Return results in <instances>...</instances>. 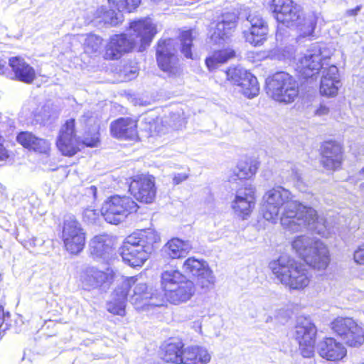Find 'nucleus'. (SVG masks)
I'll use <instances>...</instances> for the list:
<instances>
[{
	"mask_svg": "<svg viewBox=\"0 0 364 364\" xmlns=\"http://www.w3.org/2000/svg\"><path fill=\"white\" fill-rule=\"evenodd\" d=\"M291 247L303 260L301 262L291 256L281 255L269 263V268L279 284L290 291H304L311 282L312 276L306 268L323 272L331 263V254L326 245L320 240H313L304 235L296 237Z\"/></svg>",
	"mask_w": 364,
	"mask_h": 364,
	"instance_id": "nucleus-1",
	"label": "nucleus"
},
{
	"mask_svg": "<svg viewBox=\"0 0 364 364\" xmlns=\"http://www.w3.org/2000/svg\"><path fill=\"white\" fill-rule=\"evenodd\" d=\"M261 213L265 220L273 223L279 218L283 228L291 232L318 222L315 209L294 200L290 191L282 186L274 187L265 193Z\"/></svg>",
	"mask_w": 364,
	"mask_h": 364,
	"instance_id": "nucleus-2",
	"label": "nucleus"
},
{
	"mask_svg": "<svg viewBox=\"0 0 364 364\" xmlns=\"http://www.w3.org/2000/svg\"><path fill=\"white\" fill-rule=\"evenodd\" d=\"M161 240L156 231L147 228L137 230L126 237L120 247L123 262L132 267H141Z\"/></svg>",
	"mask_w": 364,
	"mask_h": 364,
	"instance_id": "nucleus-3",
	"label": "nucleus"
},
{
	"mask_svg": "<svg viewBox=\"0 0 364 364\" xmlns=\"http://www.w3.org/2000/svg\"><path fill=\"white\" fill-rule=\"evenodd\" d=\"M183 274L178 270L165 271L161 274V285L165 301L178 304L188 301L196 292V284L190 279L179 283Z\"/></svg>",
	"mask_w": 364,
	"mask_h": 364,
	"instance_id": "nucleus-4",
	"label": "nucleus"
},
{
	"mask_svg": "<svg viewBox=\"0 0 364 364\" xmlns=\"http://www.w3.org/2000/svg\"><path fill=\"white\" fill-rule=\"evenodd\" d=\"M267 93L274 101L291 104L299 97V88L295 78L283 71L277 72L266 80Z\"/></svg>",
	"mask_w": 364,
	"mask_h": 364,
	"instance_id": "nucleus-5",
	"label": "nucleus"
},
{
	"mask_svg": "<svg viewBox=\"0 0 364 364\" xmlns=\"http://www.w3.org/2000/svg\"><path fill=\"white\" fill-rule=\"evenodd\" d=\"M332 333L349 348L364 345V326L348 316H337L329 324Z\"/></svg>",
	"mask_w": 364,
	"mask_h": 364,
	"instance_id": "nucleus-6",
	"label": "nucleus"
},
{
	"mask_svg": "<svg viewBox=\"0 0 364 364\" xmlns=\"http://www.w3.org/2000/svg\"><path fill=\"white\" fill-rule=\"evenodd\" d=\"M139 208V205L132 198L114 194L103 201L100 213L107 223L118 225L129 215L136 213Z\"/></svg>",
	"mask_w": 364,
	"mask_h": 364,
	"instance_id": "nucleus-7",
	"label": "nucleus"
},
{
	"mask_svg": "<svg viewBox=\"0 0 364 364\" xmlns=\"http://www.w3.org/2000/svg\"><path fill=\"white\" fill-rule=\"evenodd\" d=\"M59 237L64 251L70 256L80 255L85 247L87 232L81 223L74 216L63 220Z\"/></svg>",
	"mask_w": 364,
	"mask_h": 364,
	"instance_id": "nucleus-8",
	"label": "nucleus"
},
{
	"mask_svg": "<svg viewBox=\"0 0 364 364\" xmlns=\"http://www.w3.org/2000/svg\"><path fill=\"white\" fill-rule=\"evenodd\" d=\"M128 192L139 203L151 204L154 202L157 188L154 176L149 173H139L129 177L127 180Z\"/></svg>",
	"mask_w": 364,
	"mask_h": 364,
	"instance_id": "nucleus-9",
	"label": "nucleus"
},
{
	"mask_svg": "<svg viewBox=\"0 0 364 364\" xmlns=\"http://www.w3.org/2000/svg\"><path fill=\"white\" fill-rule=\"evenodd\" d=\"M76 121L70 118L61 125L56 140L55 146L62 156L72 157L81 151L80 137L77 134Z\"/></svg>",
	"mask_w": 364,
	"mask_h": 364,
	"instance_id": "nucleus-10",
	"label": "nucleus"
},
{
	"mask_svg": "<svg viewBox=\"0 0 364 364\" xmlns=\"http://www.w3.org/2000/svg\"><path fill=\"white\" fill-rule=\"evenodd\" d=\"M156 60L158 67L169 75H176L179 71L175 39L160 38L156 45Z\"/></svg>",
	"mask_w": 364,
	"mask_h": 364,
	"instance_id": "nucleus-11",
	"label": "nucleus"
},
{
	"mask_svg": "<svg viewBox=\"0 0 364 364\" xmlns=\"http://www.w3.org/2000/svg\"><path fill=\"white\" fill-rule=\"evenodd\" d=\"M317 328L310 321L304 318L294 328V338L299 345V350L304 358L314 356L317 340Z\"/></svg>",
	"mask_w": 364,
	"mask_h": 364,
	"instance_id": "nucleus-12",
	"label": "nucleus"
},
{
	"mask_svg": "<svg viewBox=\"0 0 364 364\" xmlns=\"http://www.w3.org/2000/svg\"><path fill=\"white\" fill-rule=\"evenodd\" d=\"M226 80L233 85L240 87L241 92L248 98H253L259 92V85L257 77L249 70L230 66L225 70Z\"/></svg>",
	"mask_w": 364,
	"mask_h": 364,
	"instance_id": "nucleus-13",
	"label": "nucleus"
},
{
	"mask_svg": "<svg viewBox=\"0 0 364 364\" xmlns=\"http://www.w3.org/2000/svg\"><path fill=\"white\" fill-rule=\"evenodd\" d=\"M320 164L326 170L335 171L341 168L344 160V146L335 139L323 141L320 146Z\"/></svg>",
	"mask_w": 364,
	"mask_h": 364,
	"instance_id": "nucleus-14",
	"label": "nucleus"
},
{
	"mask_svg": "<svg viewBox=\"0 0 364 364\" xmlns=\"http://www.w3.org/2000/svg\"><path fill=\"white\" fill-rule=\"evenodd\" d=\"M183 269L186 274L195 279L196 285L200 289H208L214 284L213 271L205 260L190 257L184 261Z\"/></svg>",
	"mask_w": 364,
	"mask_h": 364,
	"instance_id": "nucleus-15",
	"label": "nucleus"
},
{
	"mask_svg": "<svg viewBox=\"0 0 364 364\" xmlns=\"http://www.w3.org/2000/svg\"><path fill=\"white\" fill-rule=\"evenodd\" d=\"M324 58L318 52L308 51L302 55L296 65L298 77L304 81L316 80L321 70L328 64L323 62Z\"/></svg>",
	"mask_w": 364,
	"mask_h": 364,
	"instance_id": "nucleus-16",
	"label": "nucleus"
},
{
	"mask_svg": "<svg viewBox=\"0 0 364 364\" xmlns=\"http://www.w3.org/2000/svg\"><path fill=\"white\" fill-rule=\"evenodd\" d=\"M109 134L117 140L127 141H138L139 119L133 116L119 117L111 122Z\"/></svg>",
	"mask_w": 364,
	"mask_h": 364,
	"instance_id": "nucleus-17",
	"label": "nucleus"
},
{
	"mask_svg": "<svg viewBox=\"0 0 364 364\" xmlns=\"http://www.w3.org/2000/svg\"><path fill=\"white\" fill-rule=\"evenodd\" d=\"M136 45V42L124 33L114 34L109 37L105 46L102 58L108 61L118 60L132 53Z\"/></svg>",
	"mask_w": 364,
	"mask_h": 364,
	"instance_id": "nucleus-18",
	"label": "nucleus"
},
{
	"mask_svg": "<svg viewBox=\"0 0 364 364\" xmlns=\"http://www.w3.org/2000/svg\"><path fill=\"white\" fill-rule=\"evenodd\" d=\"M269 9L279 24L289 28V24L296 21L303 8L294 0H271Z\"/></svg>",
	"mask_w": 364,
	"mask_h": 364,
	"instance_id": "nucleus-19",
	"label": "nucleus"
},
{
	"mask_svg": "<svg viewBox=\"0 0 364 364\" xmlns=\"http://www.w3.org/2000/svg\"><path fill=\"white\" fill-rule=\"evenodd\" d=\"M137 281L136 276L126 277L113 292L114 298L107 303V310L112 315L124 316L126 304L131 288Z\"/></svg>",
	"mask_w": 364,
	"mask_h": 364,
	"instance_id": "nucleus-20",
	"label": "nucleus"
},
{
	"mask_svg": "<svg viewBox=\"0 0 364 364\" xmlns=\"http://www.w3.org/2000/svg\"><path fill=\"white\" fill-rule=\"evenodd\" d=\"M255 202V188L250 185L245 186L237 191L232 208L241 220H245L253 211Z\"/></svg>",
	"mask_w": 364,
	"mask_h": 364,
	"instance_id": "nucleus-21",
	"label": "nucleus"
},
{
	"mask_svg": "<svg viewBox=\"0 0 364 364\" xmlns=\"http://www.w3.org/2000/svg\"><path fill=\"white\" fill-rule=\"evenodd\" d=\"M237 17L235 14L222 15L221 20L213 22L209 29L210 40L213 45H219L228 39L235 31Z\"/></svg>",
	"mask_w": 364,
	"mask_h": 364,
	"instance_id": "nucleus-22",
	"label": "nucleus"
},
{
	"mask_svg": "<svg viewBox=\"0 0 364 364\" xmlns=\"http://www.w3.org/2000/svg\"><path fill=\"white\" fill-rule=\"evenodd\" d=\"M8 65L11 72V79L13 80L30 85L37 78L35 68L21 55L9 58Z\"/></svg>",
	"mask_w": 364,
	"mask_h": 364,
	"instance_id": "nucleus-23",
	"label": "nucleus"
},
{
	"mask_svg": "<svg viewBox=\"0 0 364 364\" xmlns=\"http://www.w3.org/2000/svg\"><path fill=\"white\" fill-rule=\"evenodd\" d=\"M317 353L323 359L333 363L343 361L348 354L347 348L333 337H324L318 343Z\"/></svg>",
	"mask_w": 364,
	"mask_h": 364,
	"instance_id": "nucleus-24",
	"label": "nucleus"
},
{
	"mask_svg": "<svg viewBox=\"0 0 364 364\" xmlns=\"http://www.w3.org/2000/svg\"><path fill=\"white\" fill-rule=\"evenodd\" d=\"M185 344L179 338L171 337L160 346L159 356L165 363L181 364Z\"/></svg>",
	"mask_w": 364,
	"mask_h": 364,
	"instance_id": "nucleus-25",
	"label": "nucleus"
},
{
	"mask_svg": "<svg viewBox=\"0 0 364 364\" xmlns=\"http://www.w3.org/2000/svg\"><path fill=\"white\" fill-rule=\"evenodd\" d=\"M236 58L237 51L232 46L223 45L210 51L205 58V65L209 72H213Z\"/></svg>",
	"mask_w": 364,
	"mask_h": 364,
	"instance_id": "nucleus-26",
	"label": "nucleus"
},
{
	"mask_svg": "<svg viewBox=\"0 0 364 364\" xmlns=\"http://www.w3.org/2000/svg\"><path fill=\"white\" fill-rule=\"evenodd\" d=\"M16 140L23 149L38 154H48L51 144L46 139L36 136L30 131H21L17 133Z\"/></svg>",
	"mask_w": 364,
	"mask_h": 364,
	"instance_id": "nucleus-27",
	"label": "nucleus"
},
{
	"mask_svg": "<svg viewBox=\"0 0 364 364\" xmlns=\"http://www.w3.org/2000/svg\"><path fill=\"white\" fill-rule=\"evenodd\" d=\"M340 85L338 69L334 65H328L323 70L319 85V93L326 97H334L338 93Z\"/></svg>",
	"mask_w": 364,
	"mask_h": 364,
	"instance_id": "nucleus-28",
	"label": "nucleus"
},
{
	"mask_svg": "<svg viewBox=\"0 0 364 364\" xmlns=\"http://www.w3.org/2000/svg\"><path fill=\"white\" fill-rule=\"evenodd\" d=\"M250 23L249 29L242 33L245 41L255 47L263 45L267 39V23L262 18L257 17L252 18Z\"/></svg>",
	"mask_w": 364,
	"mask_h": 364,
	"instance_id": "nucleus-29",
	"label": "nucleus"
},
{
	"mask_svg": "<svg viewBox=\"0 0 364 364\" xmlns=\"http://www.w3.org/2000/svg\"><path fill=\"white\" fill-rule=\"evenodd\" d=\"M260 163L250 156L240 159L237 166L231 171L230 178L232 181H247L252 179L257 173Z\"/></svg>",
	"mask_w": 364,
	"mask_h": 364,
	"instance_id": "nucleus-30",
	"label": "nucleus"
},
{
	"mask_svg": "<svg viewBox=\"0 0 364 364\" xmlns=\"http://www.w3.org/2000/svg\"><path fill=\"white\" fill-rule=\"evenodd\" d=\"M113 275L94 267H87L82 275V282L87 289H97L105 284H110Z\"/></svg>",
	"mask_w": 364,
	"mask_h": 364,
	"instance_id": "nucleus-31",
	"label": "nucleus"
},
{
	"mask_svg": "<svg viewBox=\"0 0 364 364\" xmlns=\"http://www.w3.org/2000/svg\"><path fill=\"white\" fill-rule=\"evenodd\" d=\"M129 27L134 32L136 37L140 38L142 46L149 45L157 33L156 25L144 18L131 21Z\"/></svg>",
	"mask_w": 364,
	"mask_h": 364,
	"instance_id": "nucleus-32",
	"label": "nucleus"
},
{
	"mask_svg": "<svg viewBox=\"0 0 364 364\" xmlns=\"http://www.w3.org/2000/svg\"><path fill=\"white\" fill-rule=\"evenodd\" d=\"M317 21L318 18L315 15H306L302 9L298 18L289 24V28L296 29L301 38L311 37L314 34Z\"/></svg>",
	"mask_w": 364,
	"mask_h": 364,
	"instance_id": "nucleus-33",
	"label": "nucleus"
},
{
	"mask_svg": "<svg viewBox=\"0 0 364 364\" xmlns=\"http://www.w3.org/2000/svg\"><path fill=\"white\" fill-rule=\"evenodd\" d=\"M108 9L105 6L98 7L94 12L93 18L98 23L107 27H114L122 23L123 14L120 11Z\"/></svg>",
	"mask_w": 364,
	"mask_h": 364,
	"instance_id": "nucleus-34",
	"label": "nucleus"
},
{
	"mask_svg": "<svg viewBox=\"0 0 364 364\" xmlns=\"http://www.w3.org/2000/svg\"><path fill=\"white\" fill-rule=\"evenodd\" d=\"M210 359V354L204 347L190 346L184 348L181 364H208Z\"/></svg>",
	"mask_w": 364,
	"mask_h": 364,
	"instance_id": "nucleus-35",
	"label": "nucleus"
},
{
	"mask_svg": "<svg viewBox=\"0 0 364 364\" xmlns=\"http://www.w3.org/2000/svg\"><path fill=\"white\" fill-rule=\"evenodd\" d=\"M196 33L195 28L183 27L178 31L180 52L187 59L193 60L194 58L193 48Z\"/></svg>",
	"mask_w": 364,
	"mask_h": 364,
	"instance_id": "nucleus-36",
	"label": "nucleus"
},
{
	"mask_svg": "<svg viewBox=\"0 0 364 364\" xmlns=\"http://www.w3.org/2000/svg\"><path fill=\"white\" fill-rule=\"evenodd\" d=\"M191 247L187 242L178 237L170 239L164 246V252L167 258L177 259L185 257L190 252Z\"/></svg>",
	"mask_w": 364,
	"mask_h": 364,
	"instance_id": "nucleus-37",
	"label": "nucleus"
},
{
	"mask_svg": "<svg viewBox=\"0 0 364 364\" xmlns=\"http://www.w3.org/2000/svg\"><path fill=\"white\" fill-rule=\"evenodd\" d=\"M81 149L98 147L101 144V134L100 129L96 130L88 129L85 132L83 138L80 139Z\"/></svg>",
	"mask_w": 364,
	"mask_h": 364,
	"instance_id": "nucleus-38",
	"label": "nucleus"
},
{
	"mask_svg": "<svg viewBox=\"0 0 364 364\" xmlns=\"http://www.w3.org/2000/svg\"><path fill=\"white\" fill-rule=\"evenodd\" d=\"M111 8H114L118 11L132 13L140 5L141 0H107Z\"/></svg>",
	"mask_w": 364,
	"mask_h": 364,
	"instance_id": "nucleus-39",
	"label": "nucleus"
},
{
	"mask_svg": "<svg viewBox=\"0 0 364 364\" xmlns=\"http://www.w3.org/2000/svg\"><path fill=\"white\" fill-rule=\"evenodd\" d=\"M103 39L95 34L90 33L87 36L85 41V52L93 53L98 51L102 43Z\"/></svg>",
	"mask_w": 364,
	"mask_h": 364,
	"instance_id": "nucleus-40",
	"label": "nucleus"
},
{
	"mask_svg": "<svg viewBox=\"0 0 364 364\" xmlns=\"http://www.w3.org/2000/svg\"><path fill=\"white\" fill-rule=\"evenodd\" d=\"M108 250V245L99 236H95L91 241L90 252L95 257L102 256Z\"/></svg>",
	"mask_w": 364,
	"mask_h": 364,
	"instance_id": "nucleus-41",
	"label": "nucleus"
},
{
	"mask_svg": "<svg viewBox=\"0 0 364 364\" xmlns=\"http://www.w3.org/2000/svg\"><path fill=\"white\" fill-rule=\"evenodd\" d=\"M11 315L6 311L2 305H0V331L5 333L11 327Z\"/></svg>",
	"mask_w": 364,
	"mask_h": 364,
	"instance_id": "nucleus-42",
	"label": "nucleus"
},
{
	"mask_svg": "<svg viewBox=\"0 0 364 364\" xmlns=\"http://www.w3.org/2000/svg\"><path fill=\"white\" fill-rule=\"evenodd\" d=\"M120 73L124 77L130 79L136 75L138 70L135 66H131L125 64L120 70Z\"/></svg>",
	"mask_w": 364,
	"mask_h": 364,
	"instance_id": "nucleus-43",
	"label": "nucleus"
},
{
	"mask_svg": "<svg viewBox=\"0 0 364 364\" xmlns=\"http://www.w3.org/2000/svg\"><path fill=\"white\" fill-rule=\"evenodd\" d=\"M330 107L324 102H321L318 106L315 109L314 115L318 117H322L328 115L330 113Z\"/></svg>",
	"mask_w": 364,
	"mask_h": 364,
	"instance_id": "nucleus-44",
	"label": "nucleus"
},
{
	"mask_svg": "<svg viewBox=\"0 0 364 364\" xmlns=\"http://www.w3.org/2000/svg\"><path fill=\"white\" fill-rule=\"evenodd\" d=\"M354 261L358 264H364V245L358 247L353 254Z\"/></svg>",
	"mask_w": 364,
	"mask_h": 364,
	"instance_id": "nucleus-45",
	"label": "nucleus"
},
{
	"mask_svg": "<svg viewBox=\"0 0 364 364\" xmlns=\"http://www.w3.org/2000/svg\"><path fill=\"white\" fill-rule=\"evenodd\" d=\"M4 139L0 136V161H4L9 159V154L8 150L4 146Z\"/></svg>",
	"mask_w": 364,
	"mask_h": 364,
	"instance_id": "nucleus-46",
	"label": "nucleus"
},
{
	"mask_svg": "<svg viewBox=\"0 0 364 364\" xmlns=\"http://www.w3.org/2000/svg\"><path fill=\"white\" fill-rule=\"evenodd\" d=\"M188 178V175L186 173H178L174 175L173 178V181L175 184H179L183 181Z\"/></svg>",
	"mask_w": 364,
	"mask_h": 364,
	"instance_id": "nucleus-47",
	"label": "nucleus"
},
{
	"mask_svg": "<svg viewBox=\"0 0 364 364\" xmlns=\"http://www.w3.org/2000/svg\"><path fill=\"white\" fill-rule=\"evenodd\" d=\"M362 6L358 5L353 9H348L346 11V15L348 16H354L358 15V12L361 10Z\"/></svg>",
	"mask_w": 364,
	"mask_h": 364,
	"instance_id": "nucleus-48",
	"label": "nucleus"
},
{
	"mask_svg": "<svg viewBox=\"0 0 364 364\" xmlns=\"http://www.w3.org/2000/svg\"><path fill=\"white\" fill-rule=\"evenodd\" d=\"M89 189L91 191L92 193L94 196V198H95L96 196H97V187L95 186H91Z\"/></svg>",
	"mask_w": 364,
	"mask_h": 364,
	"instance_id": "nucleus-49",
	"label": "nucleus"
},
{
	"mask_svg": "<svg viewBox=\"0 0 364 364\" xmlns=\"http://www.w3.org/2000/svg\"><path fill=\"white\" fill-rule=\"evenodd\" d=\"M7 71V68H5L4 65L0 66V73L2 75H5Z\"/></svg>",
	"mask_w": 364,
	"mask_h": 364,
	"instance_id": "nucleus-50",
	"label": "nucleus"
},
{
	"mask_svg": "<svg viewBox=\"0 0 364 364\" xmlns=\"http://www.w3.org/2000/svg\"><path fill=\"white\" fill-rule=\"evenodd\" d=\"M83 118H85V122H87L91 118V116L89 114H84Z\"/></svg>",
	"mask_w": 364,
	"mask_h": 364,
	"instance_id": "nucleus-51",
	"label": "nucleus"
},
{
	"mask_svg": "<svg viewBox=\"0 0 364 364\" xmlns=\"http://www.w3.org/2000/svg\"><path fill=\"white\" fill-rule=\"evenodd\" d=\"M2 280H3V277H2L1 273L0 272V284L1 283Z\"/></svg>",
	"mask_w": 364,
	"mask_h": 364,
	"instance_id": "nucleus-52",
	"label": "nucleus"
},
{
	"mask_svg": "<svg viewBox=\"0 0 364 364\" xmlns=\"http://www.w3.org/2000/svg\"><path fill=\"white\" fill-rule=\"evenodd\" d=\"M4 333L0 331V340L1 339L3 335H4Z\"/></svg>",
	"mask_w": 364,
	"mask_h": 364,
	"instance_id": "nucleus-53",
	"label": "nucleus"
},
{
	"mask_svg": "<svg viewBox=\"0 0 364 364\" xmlns=\"http://www.w3.org/2000/svg\"><path fill=\"white\" fill-rule=\"evenodd\" d=\"M363 171H364V166H363Z\"/></svg>",
	"mask_w": 364,
	"mask_h": 364,
	"instance_id": "nucleus-54",
	"label": "nucleus"
},
{
	"mask_svg": "<svg viewBox=\"0 0 364 364\" xmlns=\"http://www.w3.org/2000/svg\"><path fill=\"white\" fill-rule=\"evenodd\" d=\"M360 364H364V363H360Z\"/></svg>",
	"mask_w": 364,
	"mask_h": 364,
	"instance_id": "nucleus-55",
	"label": "nucleus"
}]
</instances>
